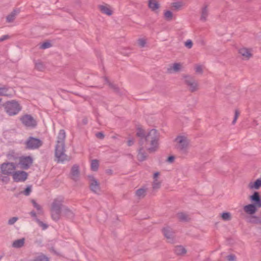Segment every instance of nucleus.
<instances>
[{
    "label": "nucleus",
    "mask_w": 261,
    "mask_h": 261,
    "mask_svg": "<svg viewBox=\"0 0 261 261\" xmlns=\"http://www.w3.org/2000/svg\"><path fill=\"white\" fill-rule=\"evenodd\" d=\"M10 38V36L8 35H4L0 37V42H3Z\"/></svg>",
    "instance_id": "nucleus-47"
},
{
    "label": "nucleus",
    "mask_w": 261,
    "mask_h": 261,
    "mask_svg": "<svg viewBox=\"0 0 261 261\" xmlns=\"http://www.w3.org/2000/svg\"><path fill=\"white\" fill-rule=\"evenodd\" d=\"M240 115V112L238 110H236L234 112V116L233 120L232 122V124L234 125L236 124V121L237 120L238 118L239 117Z\"/></svg>",
    "instance_id": "nucleus-41"
},
{
    "label": "nucleus",
    "mask_w": 261,
    "mask_h": 261,
    "mask_svg": "<svg viewBox=\"0 0 261 261\" xmlns=\"http://www.w3.org/2000/svg\"><path fill=\"white\" fill-rule=\"evenodd\" d=\"M0 96H11V94L8 93V88L6 87H0Z\"/></svg>",
    "instance_id": "nucleus-30"
},
{
    "label": "nucleus",
    "mask_w": 261,
    "mask_h": 261,
    "mask_svg": "<svg viewBox=\"0 0 261 261\" xmlns=\"http://www.w3.org/2000/svg\"><path fill=\"white\" fill-rule=\"evenodd\" d=\"M25 148L28 150H35L40 148L43 145L42 140L33 137H30L24 143Z\"/></svg>",
    "instance_id": "nucleus-6"
},
{
    "label": "nucleus",
    "mask_w": 261,
    "mask_h": 261,
    "mask_svg": "<svg viewBox=\"0 0 261 261\" xmlns=\"http://www.w3.org/2000/svg\"><path fill=\"white\" fill-rule=\"evenodd\" d=\"M31 192V186H28L21 193L25 195H29Z\"/></svg>",
    "instance_id": "nucleus-42"
},
{
    "label": "nucleus",
    "mask_w": 261,
    "mask_h": 261,
    "mask_svg": "<svg viewBox=\"0 0 261 261\" xmlns=\"http://www.w3.org/2000/svg\"><path fill=\"white\" fill-rule=\"evenodd\" d=\"M175 141L177 142L176 148L182 153H186L189 145V142L186 137L181 136H177Z\"/></svg>",
    "instance_id": "nucleus-8"
},
{
    "label": "nucleus",
    "mask_w": 261,
    "mask_h": 261,
    "mask_svg": "<svg viewBox=\"0 0 261 261\" xmlns=\"http://www.w3.org/2000/svg\"><path fill=\"white\" fill-rule=\"evenodd\" d=\"M138 44L140 46H141V47H144L146 44V41L143 39H139L138 40Z\"/></svg>",
    "instance_id": "nucleus-45"
},
{
    "label": "nucleus",
    "mask_w": 261,
    "mask_h": 261,
    "mask_svg": "<svg viewBox=\"0 0 261 261\" xmlns=\"http://www.w3.org/2000/svg\"><path fill=\"white\" fill-rule=\"evenodd\" d=\"M174 251L176 255L180 256L185 255L187 252L186 248L181 245H177L175 246Z\"/></svg>",
    "instance_id": "nucleus-17"
},
{
    "label": "nucleus",
    "mask_w": 261,
    "mask_h": 261,
    "mask_svg": "<svg viewBox=\"0 0 261 261\" xmlns=\"http://www.w3.org/2000/svg\"><path fill=\"white\" fill-rule=\"evenodd\" d=\"M174 160V157L173 156H169L167 159V161L169 163H172L173 162Z\"/></svg>",
    "instance_id": "nucleus-49"
},
{
    "label": "nucleus",
    "mask_w": 261,
    "mask_h": 261,
    "mask_svg": "<svg viewBox=\"0 0 261 261\" xmlns=\"http://www.w3.org/2000/svg\"><path fill=\"white\" fill-rule=\"evenodd\" d=\"M162 232L168 242L171 243L174 242L175 239L174 232L171 228L169 227L163 228Z\"/></svg>",
    "instance_id": "nucleus-12"
},
{
    "label": "nucleus",
    "mask_w": 261,
    "mask_h": 261,
    "mask_svg": "<svg viewBox=\"0 0 261 261\" xmlns=\"http://www.w3.org/2000/svg\"><path fill=\"white\" fill-rule=\"evenodd\" d=\"M9 175H5L1 173H0V181H2L4 183H7L10 180V178L9 177Z\"/></svg>",
    "instance_id": "nucleus-32"
},
{
    "label": "nucleus",
    "mask_w": 261,
    "mask_h": 261,
    "mask_svg": "<svg viewBox=\"0 0 261 261\" xmlns=\"http://www.w3.org/2000/svg\"><path fill=\"white\" fill-rule=\"evenodd\" d=\"M208 14V11L207 9V6H204L201 10V17L200 20L203 21H205L206 20V18Z\"/></svg>",
    "instance_id": "nucleus-24"
},
{
    "label": "nucleus",
    "mask_w": 261,
    "mask_h": 261,
    "mask_svg": "<svg viewBox=\"0 0 261 261\" xmlns=\"http://www.w3.org/2000/svg\"><path fill=\"white\" fill-rule=\"evenodd\" d=\"M164 17L167 21H170L173 18V13L171 11L167 10L164 12Z\"/></svg>",
    "instance_id": "nucleus-31"
},
{
    "label": "nucleus",
    "mask_w": 261,
    "mask_h": 261,
    "mask_svg": "<svg viewBox=\"0 0 261 261\" xmlns=\"http://www.w3.org/2000/svg\"><path fill=\"white\" fill-rule=\"evenodd\" d=\"M106 172L109 175H112L113 174V170L111 169H107L106 170Z\"/></svg>",
    "instance_id": "nucleus-52"
},
{
    "label": "nucleus",
    "mask_w": 261,
    "mask_h": 261,
    "mask_svg": "<svg viewBox=\"0 0 261 261\" xmlns=\"http://www.w3.org/2000/svg\"><path fill=\"white\" fill-rule=\"evenodd\" d=\"M34 261H48V259L44 255L41 254L37 256Z\"/></svg>",
    "instance_id": "nucleus-37"
},
{
    "label": "nucleus",
    "mask_w": 261,
    "mask_h": 261,
    "mask_svg": "<svg viewBox=\"0 0 261 261\" xmlns=\"http://www.w3.org/2000/svg\"><path fill=\"white\" fill-rule=\"evenodd\" d=\"M16 166L14 163L6 162L0 165V169L3 174L7 175L13 176L15 172Z\"/></svg>",
    "instance_id": "nucleus-9"
},
{
    "label": "nucleus",
    "mask_w": 261,
    "mask_h": 261,
    "mask_svg": "<svg viewBox=\"0 0 261 261\" xmlns=\"http://www.w3.org/2000/svg\"><path fill=\"white\" fill-rule=\"evenodd\" d=\"M35 68L38 71H43L45 69V66L43 62L38 61L35 63Z\"/></svg>",
    "instance_id": "nucleus-27"
},
{
    "label": "nucleus",
    "mask_w": 261,
    "mask_h": 261,
    "mask_svg": "<svg viewBox=\"0 0 261 261\" xmlns=\"http://www.w3.org/2000/svg\"><path fill=\"white\" fill-rule=\"evenodd\" d=\"M36 222L39 226H40L43 230L46 229L48 227V225L44 222L40 221L38 219H36Z\"/></svg>",
    "instance_id": "nucleus-38"
},
{
    "label": "nucleus",
    "mask_w": 261,
    "mask_h": 261,
    "mask_svg": "<svg viewBox=\"0 0 261 261\" xmlns=\"http://www.w3.org/2000/svg\"><path fill=\"white\" fill-rule=\"evenodd\" d=\"M161 187V182L158 179L153 180L152 184V189L153 190H158Z\"/></svg>",
    "instance_id": "nucleus-35"
},
{
    "label": "nucleus",
    "mask_w": 261,
    "mask_h": 261,
    "mask_svg": "<svg viewBox=\"0 0 261 261\" xmlns=\"http://www.w3.org/2000/svg\"><path fill=\"white\" fill-rule=\"evenodd\" d=\"M185 45L188 48H191L193 46V42L191 40H188L185 43Z\"/></svg>",
    "instance_id": "nucleus-43"
},
{
    "label": "nucleus",
    "mask_w": 261,
    "mask_h": 261,
    "mask_svg": "<svg viewBox=\"0 0 261 261\" xmlns=\"http://www.w3.org/2000/svg\"><path fill=\"white\" fill-rule=\"evenodd\" d=\"M160 175L159 172H155L153 174V180L158 179V177Z\"/></svg>",
    "instance_id": "nucleus-50"
},
{
    "label": "nucleus",
    "mask_w": 261,
    "mask_h": 261,
    "mask_svg": "<svg viewBox=\"0 0 261 261\" xmlns=\"http://www.w3.org/2000/svg\"><path fill=\"white\" fill-rule=\"evenodd\" d=\"M185 84L189 88L191 92H194L198 90V83L195 79L190 75H182Z\"/></svg>",
    "instance_id": "nucleus-5"
},
{
    "label": "nucleus",
    "mask_w": 261,
    "mask_h": 261,
    "mask_svg": "<svg viewBox=\"0 0 261 261\" xmlns=\"http://www.w3.org/2000/svg\"><path fill=\"white\" fill-rule=\"evenodd\" d=\"M182 216H184V214H180L178 215V217L180 219H181L182 220H185V217H184Z\"/></svg>",
    "instance_id": "nucleus-54"
},
{
    "label": "nucleus",
    "mask_w": 261,
    "mask_h": 261,
    "mask_svg": "<svg viewBox=\"0 0 261 261\" xmlns=\"http://www.w3.org/2000/svg\"><path fill=\"white\" fill-rule=\"evenodd\" d=\"M96 136L97 138L100 139H103L105 137V135H104L103 133L102 132L97 133L96 134Z\"/></svg>",
    "instance_id": "nucleus-46"
},
{
    "label": "nucleus",
    "mask_w": 261,
    "mask_h": 261,
    "mask_svg": "<svg viewBox=\"0 0 261 261\" xmlns=\"http://www.w3.org/2000/svg\"><path fill=\"white\" fill-rule=\"evenodd\" d=\"M51 46V44L49 42H45L40 45L39 48L42 49H45L49 48Z\"/></svg>",
    "instance_id": "nucleus-36"
},
{
    "label": "nucleus",
    "mask_w": 261,
    "mask_h": 261,
    "mask_svg": "<svg viewBox=\"0 0 261 261\" xmlns=\"http://www.w3.org/2000/svg\"><path fill=\"white\" fill-rule=\"evenodd\" d=\"M148 6L152 11H155L160 8V4L156 0H148Z\"/></svg>",
    "instance_id": "nucleus-21"
},
{
    "label": "nucleus",
    "mask_w": 261,
    "mask_h": 261,
    "mask_svg": "<svg viewBox=\"0 0 261 261\" xmlns=\"http://www.w3.org/2000/svg\"><path fill=\"white\" fill-rule=\"evenodd\" d=\"M99 167V162L97 160H93L91 163V169L93 171L98 170Z\"/></svg>",
    "instance_id": "nucleus-28"
},
{
    "label": "nucleus",
    "mask_w": 261,
    "mask_h": 261,
    "mask_svg": "<svg viewBox=\"0 0 261 261\" xmlns=\"http://www.w3.org/2000/svg\"><path fill=\"white\" fill-rule=\"evenodd\" d=\"M98 8L101 13L105 14L108 16L112 14V11L110 9L109 6L106 5H99Z\"/></svg>",
    "instance_id": "nucleus-20"
},
{
    "label": "nucleus",
    "mask_w": 261,
    "mask_h": 261,
    "mask_svg": "<svg viewBox=\"0 0 261 261\" xmlns=\"http://www.w3.org/2000/svg\"><path fill=\"white\" fill-rule=\"evenodd\" d=\"M195 71L197 73L202 74L203 69L202 66L200 65H196L195 66Z\"/></svg>",
    "instance_id": "nucleus-40"
},
{
    "label": "nucleus",
    "mask_w": 261,
    "mask_h": 261,
    "mask_svg": "<svg viewBox=\"0 0 261 261\" xmlns=\"http://www.w3.org/2000/svg\"><path fill=\"white\" fill-rule=\"evenodd\" d=\"M248 188L250 189H258L261 187V179L258 178L254 182H250L248 185Z\"/></svg>",
    "instance_id": "nucleus-22"
},
{
    "label": "nucleus",
    "mask_w": 261,
    "mask_h": 261,
    "mask_svg": "<svg viewBox=\"0 0 261 261\" xmlns=\"http://www.w3.org/2000/svg\"><path fill=\"white\" fill-rule=\"evenodd\" d=\"M22 123L26 127L33 128L37 125L35 119L30 115L26 114L20 118Z\"/></svg>",
    "instance_id": "nucleus-10"
},
{
    "label": "nucleus",
    "mask_w": 261,
    "mask_h": 261,
    "mask_svg": "<svg viewBox=\"0 0 261 261\" xmlns=\"http://www.w3.org/2000/svg\"><path fill=\"white\" fill-rule=\"evenodd\" d=\"M136 135L140 139L137 159L140 162H143L147 159L148 155L144 150V147L150 153L156 151L159 147L160 135L155 129H152L147 134L141 128L137 129Z\"/></svg>",
    "instance_id": "nucleus-1"
},
{
    "label": "nucleus",
    "mask_w": 261,
    "mask_h": 261,
    "mask_svg": "<svg viewBox=\"0 0 261 261\" xmlns=\"http://www.w3.org/2000/svg\"><path fill=\"white\" fill-rule=\"evenodd\" d=\"M239 53L242 56L243 59L245 60H248L252 56L250 50L246 48H242L240 49Z\"/></svg>",
    "instance_id": "nucleus-18"
},
{
    "label": "nucleus",
    "mask_w": 261,
    "mask_h": 261,
    "mask_svg": "<svg viewBox=\"0 0 261 261\" xmlns=\"http://www.w3.org/2000/svg\"><path fill=\"white\" fill-rule=\"evenodd\" d=\"M62 214L63 217L68 219H72L74 217V213L72 211L67 207H64L62 209Z\"/></svg>",
    "instance_id": "nucleus-19"
},
{
    "label": "nucleus",
    "mask_w": 261,
    "mask_h": 261,
    "mask_svg": "<svg viewBox=\"0 0 261 261\" xmlns=\"http://www.w3.org/2000/svg\"><path fill=\"white\" fill-rule=\"evenodd\" d=\"M252 203L249 204L244 207V211L249 215H253L256 213L257 209L261 207L260 197H251Z\"/></svg>",
    "instance_id": "nucleus-4"
},
{
    "label": "nucleus",
    "mask_w": 261,
    "mask_h": 261,
    "mask_svg": "<svg viewBox=\"0 0 261 261\" xmlns=\"http://www.w3.org/2000/svg\"><path fill=\"white\" fill-rule=\"evenodd\" d=\"M147 189L141 188L136 191V196H143L145 194Z\"/></svg>",
    "instance_id": "nucleus-34"
},
{
    "label": "nucleus",
    "mask_w": 261,
    "mask_h": 261,
    "mask_svg": "<svg viewBox=\"0 0 261 261\" xmlns=\"http://www.w3.org/2000/svg\"><path fill=\"white\" fill-rule=\"evenodd\" d=\"M71 178L72 180L76 181L78 180L80 176L79 166L77 164H74L71 169Z\"/></svg>",
    "instance_id": "nucleus-15"
},
{
    "label": "nucleus",
    "mask_w": 261,
    "mask_h": 261,
    "mask_svg": "<svg viewBox=\"0 0 261 261\" xmlns=\"http://www.w3.org/2000/svg\"><path fill=\"white\" fill-rule=\"evenodd\" d=\"M33 162V159L31 156H21L19 158V164L21 169L28 170L32 166Z\"/></svg>",
    "instance_id": "nucleus-11"
},
{
    "label": "nucleus",
    "mask_w": 261,
    "mask_h": 261,
    "mask_svg": "<svg viewBox=\"0 0 261 261\" xmlns=\"http://www.w3.org/2000/svg\"><path fill=\"white\" fill-rule=\"evenodd\" d=\"M106 81H107V83L108 84L109 87L113 90L114 92L118 94H121V92L119 88L118 87L117 85H115L110 81H109L108 79L106 77Z\"/></svg>",
    "instance_id": "nucleus-25"
},
{
    "label": "nucleus",
    "mask_w": 261,
    "mask_h": 261,
    "mask_svg": "<svg viewBox=\"0 0 261 261\" xmlns=\"http://www.w3.org/2000/svg\"><path fill=\"white\" fill-rule=\"evenodd\" d=\"M19 12V10L14 9L13 11L6 17V20L8 22H12L15 19L16 15Z\"/></svg>",
    "instance_id": "nucleus-23"
},
{
    "label": "nucleus",
    "mask_w": 261,
    "mask_h": 261,
    "mask_svg": "<svg viewBox=\"0 0 261 261\" xmlns=\"http://www.w3.org/2000/svg\"><path fill=\"white\" fill-rule=\"evenodd\" d=\"M181 68V65L179 63H175L173 64L170 65L169 67L167 69V72L171 74L173 72H178Z\"/></svg>",
    "instance_id": "nucleus-16"
},
{
    "label": "nucleus",
    "mask_w": 261,
    "mask_h": 261,
    "mask_svg": "<svg viewBox=\"0 0 261 261\" xmlns=\"http://www.w3.org/2000/svg\"><path fill=\"white\" fill-rule=\"evenodd\" d=\"M3 107L5 109L6 112L9 116H14L17 115L21 110V107L18 102L15 100L6 101Z\"/></svg>",
    "instance_id": "nucleus-3"
},
{
    "label": "nucleus",
    "mask_w": 261,
    "mask_h": 261,
    "mask_svg": "<svg viewBox=\"0 0 261 261\" xmlns=\"http://www.w3.org/2000/svg\"><path fill=\"white\" fill-rule=\"evenodd\" d=\"M30 214L32 216V217H36V214L35 212H31L30 213Z\"/></svg>",
    "instance_id": "nucleus-55"
},
{
    "label": "nucleus",
    "mask_w": 261,
    "mask_h": 261,
    "mask_svg": "<svg viewBox=\"0 0 261 261\" xmlns=\"http://www.w3.org/2000/svg\"><path fill=\"white\" fill-rule=\"evenodd\" d=\"M172 6L175 10H179L182 6V3L179 2H174L172 4Z\"/></svg>",
    "instance_id": "nucleus-39"
},
{
    "label": "nucleus",
    "mask_w": 261,
    "mask_h": 261,
    "mask_svg": "<svg viewBox=\"0 0 261 261\" xmlns=\"http://www.w3.org/2000/svg\"><path fill=\"white\" fill-rule=\"evenodd\" d=\"M134 142L133 140H129L127 141V145L130 146H132L134 144Z\"/></svg>",
    "instance_id": "nucleus-51"
},
{
    "label": "nucleus",
    "mask_w": 261,
    "mask_h": 261,
    "mask_svg": "<svg viewBox=\"0 0 261 261\" xmlns=\"http://www.w3.org/2000/svg\"><path fill=\"white\" fill-rule=\"evenodd\" d=\"M28 174L23 171H15L13 174V178L16 182L23 181L27 179Z\"/></svg>",
    "instance_id": "nucleus-13"
},
{
    "label": "nucleus",
    "mask_w": 261,
    "mask_h": 261,
    "mask_svg": "<svg viewBox=\"0 0 261 261\" xmlns=\"http://www.w3.org/2000/svg\"><path fill=\"white\" fill-rule=\"evenodd\" d=\"M253 124L254 125H258V123H257V121L256 120H254L253 121Z\"/></svg>",
    "instance_id": "nucleus-57"
},
{
    "label": "nucleus",
    "mask_w": 261,
    "mask_h": 261,
    "mask_svg": "<svg viewBox=\"0 0 261 261\" xmlns=\"http://www.w3.org/2000/svg\"><path fill=\"white\" fill-rule=\"evenodd\" d=\"M34 206L35 208H36V209L37 210V213L38 214H42V208H41V206L38 204L36 201L33 200L32 201Z\"/></svg>",
    "instance_id": "nucleus-33"
},
{
    "label": "nucleus",
    "mask_w": 261,
    "mask_h": 261,
    "mask_svg": "<svg viewBox=\"0 0 261 261\" xmlns=\"http://www.w3.org/2000/svg\"><path fill=\"white\" fill-rule=\"evenodd\" d=\"M63 206L59 201H55L51 207V217L53 220L58 221L62 216V209Z\"/></svg>",
    "instance_id": "nucleus-7"
},
{
    "label": "nucleus",
    "mask_w": 261,
    "mask_h": 261,
    "mask_svg": "<svg viewBox=\"0 0 261 261\" xmlns=\"http://www.w3.org/2000/svg\"><path fill=\"white\" fill-rule=\"evenodd\" d=\"M18 220V218L17 217H12L11 218H10L9 220H8V224L9 225H12L13 224H14Z\"/></svg>",
    "instance_id": "nucleus-44"
},
{
    "label": "nucleus",
    "mask_w": 261,
    "mask_h": 261,
    "mask_svg": "<svg viewBox=\"0 0 261 261\" xmlns=\"http://www.w3.org/2000/svg\"><path fill=\"white\" fill-rule=\"evenodd\" d=\"M88 177L90 179V187L91 190L95 193L99 190V185L98 181L92 175H89Z\"/></svg>",
    "instance_id": "nucleus-14"
},
{
    "label": "nucleus",
    "mask_w": 261,
    "mask_h": 261,
    "mask_svg": "<svg viewBox=\"0 0 261 261\" xmlns=\"http://www.w3.org/2000/svg\"><path fill=\"white\" fill-rule=\"evenodd\" d=\"M251 196H260L258 192H254Z\"/></svg>",
    "instance_id": "nucleus-56"
},
{
    "label": "nucleus",
    "mask_w": 261,
    "mask_h": 261,
    "mask_svg": "<svg viewBox=\"0 0 261 261\" xmlns=\"http://www.w3.org/2000/svg\"><path fill=\"white\" fill-rule=\"evenodd\" d=\"M82 122H83V123L84 124H85H85H86L87 123V122H88V120H87V118H84V119H83V120H82Z\"/></svg>",
    "instance_id": "nucleus-53"
},
{
    "label": "nucleus",
    "mask_w": 261,
    "mask_h": 261,
    "mask_svg": "<svg viewBox=\"0 0 261 261\" xmlns=\"http://www.w3.org/2000/svg\"><path fill=\"white\" fill-rule=\"evenodd\" d=\"M227 258L229 261H233L235 259V256L233 255H228Z\"/></svg>",
    "instance_id": "nucleus-48"
},
{
    "label": "nucleus",
    "mask_w": 261,
    "mask_h": 261,
    "mask_svg": "<svg viewBox=\"0 0 261 261\" xmlns=\"http://www.w3.org/2000/svg\"><path fill=\"white\" fill-rule=\"evenodd\" d=\"M221 217L224 221H229L231 219V215L229 212H224L221 214Z\"/></svg>",
    "instance_id": "nucleus-29"
},
{
    "label": "nucleus",
    "mask_w": 261,
    "mask_h": 261,
    "mask_svg": "<svg viewBox=\"0 0 261 261\" xmlns=\"http://www.w3.org/2000/svg\"><path fill=\"white\" fill-rule=\"evenodd\" d=\"M25 239L22 238L15 240L12 244V246L14 248H20L24 245Z\"/></svg>",
    "instance_id": "nucleus-26"
},
{
    "label": "nucleus",
    "mask_w": 261,
    "mask_h": 261,
    "mask_svg": "<svg viewBox=\"0 0 261 261\" xmlns=\"http://www.w3.org/2000/svg\"><path fill=\"white\" fill-rule=\"evenodd\" d=\"M65 137L66 134L65 130L64 129L60 130L55 147V156L57 159L58 162H64V161L70 160V157L65 153Z\"/></svg>",
    "instance_id": "nucleus-2"
}]
</instances>
